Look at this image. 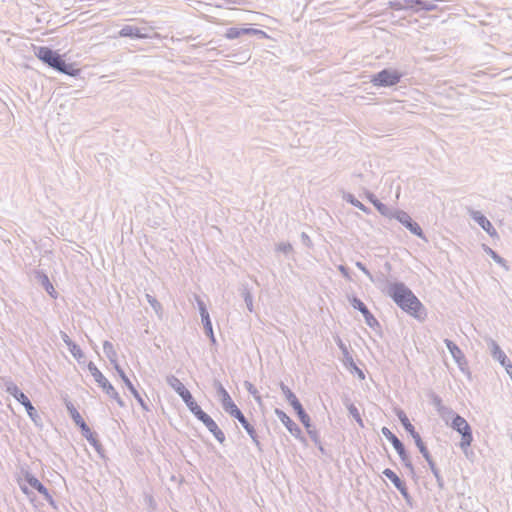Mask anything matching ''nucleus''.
Returning <instances> with one entry per match:
<instances>
[{"label": "nucleus", "mask_w": 512, "mask_h": 512, "mask_svg": "<svg viewBox=\"0 0 512 512\" xmlns=\"http://www.w3.org/2000/svg\"><path fill=\"white\" fill-rule=\"evenodd\" d=\"M388 295L405 312L417 319H424L426 310L413 292L402 283H394L388 288Z\"/></svg>", "instance_id": "1"}, {"label": "nucleus", "mask_w": 512, "mask_h": 512, "mask_svg": "<svg viewBox=\"0 0 512 512\" xmlns=\"http://www.w3.org/2000/svg\"><path fill=\"white\" fill-rule=\"evenodd\" d=\"M36 57L50 67L61 73L76 76L80 73V69L75 64H67L62 57L48 47H38L35 52Z\"/></svg>", "instance_id": "2"}, {"label": "nucleus", "mask_w": 512, "mask_h": 512, "mask_svg": "<svg viewBox=\"0 0 512 512\" xmlns=\"http://www.w3.org/2000/svg\"><path fill=\"white\" fill-rule=\"evenodd\" d=\"M451 426L454 430H456L461 435V441H460L461 449L467 450L473 442L471 426L466 421V419L460 415H456L453 418Z\"/></svg>", "instance_id": "3"}, {"label": "nucleus", "mask_w": 512, "mask_h": 512, "mask_svg": "<svg viewBox=\"0 0 512 512\" xmlns=\"http://www.w3.org/2000/svg\"><path fill=\"white\" fill-rule=\"evenodd\" d=\"M67 409L70 413L71 418L75 422L77 426L81 429V432L83 436L93 445L97 443V439L94 435V433L91 431V429L88 427V425L85 423L84 419L78 412V410L74 407L73 404L68 403Z\"/></svg>", "instance_id": "4"}, {"label": "nucleus", "mask_w": 512, "mask_h": 512, "mask_svg": "<svg viewBox=\"0 0 512 512\" xmlns=\"http://www.w3.org/2000/svg\"><path fill=\"white\" fill-rule=\"evenodd\" d=\"M88 369L93 378L95 379V381L106 392V394L113 397L114 399H117L119 403H121L119 394L117 393L115 388L110 384V382L106 379V377L101 373V371L93 363L88 364Z\"/></svg>", "instance_id": "5"}, {"label": "nucleus", "mask_w": 512, "mask_h": 512, "mask_svg": "<svg viewBox=\"0 0 512 512\" xmlns=\"http://www.w3.org/2000/svg\"><path fill=\"white\" fill-rule=\"evenodd\" d=\"M402 75L396 70H382L376 74L371 82L374 86H392L397 84Z\"/></svg>", "instance_id": "6"}, {"label": "nucleus", "mask_w": 512, "mask_h": 512, "mask_svg": "<svg viewBox=\"0 0 512 512\" xmlns=\"http://www.w3.org/2000/svg\"><path fill=\"white\" fill-rule=\"evenodd\" d=\"M195 417L206 426V428L214 435V437L220 443H223L225 441L224 432L219 428L217 423L207 413L201 410Z\"/></svg>", "instance_id": "7"}, {"label": "nucleus", "mask_w": 512, "mask_h": 512, "mask_svg": "<svg viewBox=\"0 0 512 512\" xmlns=\"http://www.w3.org/2000/svg\"><path fill=\"white\" fill-rule=\"evenodd\" d=\"M247 34H264L262 31L253 28H236L232 27L226 31L227 39H236Z\"/></svg>", "instance_id": "8"}, {"label": "nucleus", "mask_w": 512, "mask_h": 512, "mask_svg": "<svg viewBox=\"0 0 512 512\" xmlns=\"http://www.w3.org/2000/svg\"><path fill=\"white\" fill-rule=\"evenodd\" d=\"M383 474L395 485V487L402 493V495L407 496V488L404 482L398 477V475L391 469L387 468L383 471Z\"/></svg>", "instance_id": "9"}, {"label": "nucleus", "mask_w": 512, "mask_h": 512, "mask_svg": "<svg viewBox=\"0 0 512 512\" xmlns=\"http://www.w3.org/2000/svg\"><path fill=\"white\" fill-rule=\"evenodd\" d=\"M473 218L477 221V223L490 235L497 236V232L491 222L481 213L475 212L473 214Z\"/></svg>", "instance_id": "10"}, {"label": "nucleus", "mask_w": 512, "mask_h": 512, "mask_svg": "<svg viewBox=\"0 0 512 512\" xmlns=\"http://www.w3.org/2000/svg\"><path fill=\"white\" fill-rule=\"evenodd\" d=\"M276 415L291 433H300L297 424L285 412L276 410Z\"/></svg>", "instance_id": "11"}, {"label": "nucleus", "mask_w": 512, "mask_h": 512, "mask_svg": "<svg viewBox=\"0 0 512 512\" xmlns=\"http://www.w3.org/2000/svg\"><path fill=\"white\" fill-rule=\"evenodd\" d=\"M180 397L183 399L194 416H196L202 410L187 389L182 394H180Z\"/></svg>", "instance_id": "12"}, {"label": "nucleus", "mask_w": 512, "mask_h": 512, "mask_svg": "<svg viewBox=\"0 0 512 512\" xmlns=\"http://www.w3.org/2000/svg\"><path fill=\"white\" fill-rule=\"evenodd\" d=\"M234 418H236L242 424V426L247 431V433L250 435V437L253 439V441L258 443L256 431H255L254 427L247 421V419L245 418L243 413L242 412L238 413L236 416H234Z\"/></svg>", "instance_id": "13"}, {"label": "nucleus", "mask_w": 512, "mask_h": 512, "mask_svg": "<svg viewBox=\"0 0 512 512\" xmlns=\"http://www.w3.org/2000/svg\"><path fill=\"white\" fill-rule=\"evenodd\" d=\"M120 35L124 37L144 38L147 36L146 32H142L139 28L133 26H125L121 29Z\"/></svg>", "instance_id": "14"}, {"label": "nucleus", "mask_w": 512, "mask_h": 512, "mask_svg": "<svg viewBox=\"0 0 512 512\" xmlns=\"http://www.w3.org/2000/svg\"><path fill=\"white\" fill-rule=\"evenodd\" d=\"M117 371L119 372V375L123 379L124 383L128 387V389L131 391V393L134 395V397L138 400V402L141 404L142 407L146 408L145 403L141 396L139 395L138 391L135 389L129 378L125 375V373L117 367Z\"/></svg>", "instance_id": "15"}, {"label": "nucleus", "mask_w": 512, "mask_h": 512, "mask_svg": "<svg viewBox=\"0 0 512 512\" xmlns=\"http://www.w3.org/2000/svg\"><path fill=\"white\" fill-rule=\"evenodd\" d=\"M447 348L457 362H461L464 359V355L460 348L450 340H445Z\"/></svg>", "instance_id": "16"}, {"label": "nucleus", "mask_w": 512, "mask_h": 512, "mask_svg": "<svg viewBox=\"0 0 512 512\" xmlns=\"http://www.w3.org/2000/svg\"><path fill=\"white\" fill-rule=\"evenodd\" d=\"M397 416L401 421L402 425L404 426V428L410 433V435L413 434V432H416L414 426L411 424L404 411H397Z\"/></svg>", "instance_id": "17"}, {"label": "nucleus", "mask_w": 512, "mask_h": 512, "mask_svg": "<svg viewBox=\"0 0 512 512\" xmlns=\"http://www.w3.org/2000/svg\"><path fill=\"white\" fill-rule=\"evenodd\" d=\"M405 226L407 228L410 229V231L412 233H414L415 235L419 236V237H422L423 236V232H422V229L421 227L415 223V222H412L411 219L409 217H407L405 220L402 221Z\"/></svg>", "instance_id": "18"}, {"label": "nucleus", "mask_w": 512, "mask_h": 512, "mask_svg": "<svg viewBox=\"0 0 512 512\" xmlns=\"http://www.w3.org/2000/svg\"><path fill=\"white\" fill-rule=\"evenodd\" d=\"M282 391L284 392L287 400L289 401V403L291 404V406L293 408H295L296 406H299L301 404L299 402V400L297 399V397L295 396V394L288 387L283 386Z\"/></svg>", "instance_id": "19"}, {"label": "nucleus", "mask_w": 512, "mask_h": 512, "mask_svg": "<svg viewBox=\"0 0 512 512\" xmlns=\"http://www.w3.org/2000/svg\"><path fill=\"white\" fill-rule=\"evenodd\" d=\"M294 410L297 412V415L302 422V424L306 427H310V417L305 413V411L302 408V405L296 406Z\"/></svg>", "instance_id": "20"}, {"label": "nucleus", "mask_w": 512, "mask_h": 512, "mask_svg": "<svg viewBox=\"0 0 512 512\" xmlns=\"http://www.w3.org/2000/svg\"><path fill=\"white\" fill-rule=\"evenodd\" d=\"M169 384L175 389V391L179 395L182 394L186 390V388L182 384V382L178 378H176V377H171L169 379Z\"/></svg>", "instance_id": "21"}, {"label": "nucleus", "mask_w": 512, "mask_h": 512, "mask_svg": "<svg viewBox=\"0 0 512 512\" xmlns=\"http://www.w3.org/2000/svg\"><path fill=\"white\" fill-rule=\"evenodd\" d=\"M493 356H494L497 360H499V361H500V363H501L502 365H505V361H507V360H508V359H507V357H506V355H505V353H504V352L501 350V348H500L498 345H496V344H494V345H493Z\"/></svg>", "instance_id": "22"}, {"label": "nucleus", "mask_w": 512, "mask_h": 512, "mask_svg": "<svg viewBox=\"0 0 512 512\" xmlns=\"http://www.w3.org/2000/svg\"><path fill=\"white\" fill-rule=\"evenodd\" d=\"M352 306L355 309H358L362 314H366L367 313V307L365 306V304L360 299L353 298Z\"/></svg>", "instance_id": "23"}, {"label": "nucleus", "mask_w": 512, "mask_h": 512, "mask_svg": "<svg viewBox=\"0 0 512 512\" xmlns=\"http://www.w3.org/2000/svg\"><path fill=\"white\" fill-rule=\"evenodd\" d=\"M203 324H204L205 330H206L207 334L210 336L212 342H215V337H214L212 323L210 321V318L204 319Z\"/></svg>", "instance_id": "24"}, {"label": "nucleus", "mask_w": 512, "mask_h": 512, "mask_svg": "<svg viewBox=\"0 0 512 512\" xmlns=\"http://www.w3.org/2000/svg\"><path fill=\"white\" fill-rule=\"evenodd\" d=\"M394 449L397 451L400 457H405V448L399 439H395L394 443H392Z\"/></svg>", "instance_id": "25"}, {"label": "nucleus", "mask_w": 512, "mask_h": 512, "mask_svg": "<svg viewBox=\"0 0 512 512\" xmlns=\"http://www.w3.org/2000/svg\"><path fill=\"white\" fill-rule=\"evenodd\" d=\"M394 449L397 451L400 457H405V448L399 439H395L394 443H392Z\"/></svg>", "instance_id": "26"}, {"label": "nucleus", "mask_w": 512, "mask_h": 512, "mask_svg": "<svg viewBox=\"0 0 512 512\" xmlns=\"http://www.w3.org/2000/svg\"><path fill=\"white\" fill-rule=\"evenodd\" d=\"M224 410L230 414V416L234 417L236 416L238 413H240V409L237 407V405L233 402L231 403L230 405L226 406L224 408Z\"/></svg>", "instance_id": "27"}, {"label": "nucleus", "mask_w": 512, "mask_h": 512, "mask_svg": "<svg viewBox=\"0 0 512 512\" xmlns=\"http://www.w3.org/2000/svg\"><path fill=\"white\" fill-rule=\"evenodd\" d=\"M44 285H45V289L46 291L53 297V298H56L57 297V294H56V291L52 285V283L49 281V279L47 277H45L44 279Z\"/></svg>", "instance_id": "28"}, {"label": "nucleus", "mask_w": 512, "mask_h": 512, "mask_svg": "<svg viewBox=\"0 0 512 512\" xmlns=\"http://www.w3.org/2000/svg\"><path fill=\"white\" fill-rule=\"evenodd\" d=\"M29 417L35 421L36 418H37V412L35 410V408L33 407V405L31 404V402H27L26 405L24 406Z\"/></svg>", "instance_id": "29"}, {"label": "nucleus", "mask_w": 512, "mask_h": 512, "mask_svg": "<svg viewBox=\"0 0 512 512\" xmlns=\"http://www.w3.org/2000/svg\"><path fill=\"white\" fill-rule=\"evenodd\" d=\"M349 411L350 413L353 415V417L355 418V420L359 423L360 426H363V421H362V418L357 410L356 407L354 406H350L349 408Z\"/></svg>", "instance_id": "30"}, {"label": "nucleus", "mask_w": 512, "mask_h": 512, "mask_svg": "<svg viewBox=\"0 0 512 512\" xmlns=\"http://www.w3.org/2000/svg\"><path fill=\"white\" fill-rule=\"evenodd\" d=\"M7 391L12 395L14 396L15 398L18 397L19 394H21V391L19 390V388L15 385V384H10L8 387H7Z\"/></svg>", "instance_id": "31"}, {"label": "nucleus", "mask_w": 512, "mask_h": 512, "mask_svg": "<svg viewBox=\"0 0 512 512\" xmlns=\"http://www.w3.org/2000/svg\"><path fill=\"white\" fill-rule=\"evenodd\" d=\"M7 391L12 395L14 396L15 398L18 397L19 394H21V391L19 390V388L15 385V384H10L8 387H7Z\"/></svg>", "instance_id": "32"}, {"label": "nucleus", "mask_w": 512, "mask_h": 512, "mask_svg": "<svg viewBox=\"0 0 512 512\" xmlns=\"http://www.w3.org/2000/svg\"><path fill=\"white\" fill-rule=\"evenodd\" d=\"M27 482L29 483V485L36 489L42 484L38 479H36L35 477H27Z\"/></svg>", "instance_id": "33"}, {"label": "nucleus", "mask_w": 512, "mask_h": 512, "mask_svg": "<svg viewBox=\"0 0 512 512\" xmlns=\"http://www.w3.org/2000/svg\"><path fill=\"white\" fill-rule=\"evenodd\" d=\"M489 254L497 263L503 266L505 265V261L500 256H498L492 249H489Z\"/></svg>", "instance_id": "34"}, {"label": "nucleus", "mask_w": 512, "mask_h": 512, "mask_svg": "<svg viewBox=\"0 0 512 512\" xmlns=\"http://www.w3.org/2000/svg\"><path fill=\"white\" fill-rule=\"evenodd\" d=\"M16 399L23 405L25 406L27 402H30V400L28 399V397L23 393L21 392V394L18 395V397H16Z\"/></svg>", "instance_id": "35"}, {"label": "nucleus", "mask_w": 512, "mask_h": 512, "mask_svg": "<svg viewBox=\"0 0 512 512\" xmlns=\"http://www.w3.org/2000/svg\"><path fill=\"white\" fill-rule=\"evenodd\" d=\"M411 436L413 437L417 447L420 446L421 444H424L420 435L417 432H413V434H411Z\"/></svg>", "instance_id": "36"}, {"label": "nucleus", "mask_w": 512, "mask_h": 512, "mask_svg": "<svg viewBox=\"0 0 512 512\" xmlns=\"http://www.w3.org/2000/svg\"><path fill=\"white\" fill-rule=\"evenodd\" d=\"M352 366H353V369H354L355 373L358 375V377L361 380H364L365 379V375H364L363 371L361 369H359L355 364H353Z\"/></svg>", "instance_id": "37"}, {"label": "nucleus", "mask_w": 512, "mask_h": 512, "mask_svg": "<svg viewBox=\"0 0 512 512\" xmlns=\"http://www.w3.org/2000/svg\"><path fill=\"white\" fill-rule=\"evenodd\" d=\"M37 491L43 494L46 498H51L48 493V490L42 484L37 488Z\"/></svg>", "instance_id": "38"}, {"label": "nucleus", "mask_w": 512, "mask_h": 512, "mask_svg": "<svg viewBox=\"0 0 512 512\" xmlns=\"http://www.w3.org/2000/svg\"><path fill=\"white\" fill-rule=\"evenodd\" d=\"M363 316L365 317V319L369 325H371V321H375V318L373 317V315L370 313V311L368 309H367V313L363 314Z\"/></svg>", "instance_id": "39"}, {"label": "nucleus", "mask_w": 512, "mask_h": 512, "mask_svg": "<svg viewBox=\"0 0 512 512\" xmlns=\"http://www.w3.org/2000/svg\"><path fill=\"white\" fill-rule=\"evenodd\" d=\"M219 393L221 395V402L223 400H225V398H229L230 397L229 393L223 387H220Z\"/></svg>", "instance_id": "40"}, {"label": "nucleus", "mask_w": 512, "mask_h": 512, "mask_svg": "<svg viewBox=\"0 0 512 512\" xmlns=\"http://www.w3.org/2000/svg\"><path fill=\"white\" fill-rule=\"evenodd\" d=\"M418 448H419L420 452L423 454V456L425 458H428L429 453H428V450H427L425 444H421L420 446H418Z\"/></svg>", "instance_id": "41"}, {"label": "nucleus", "mask_w": 512, "mask_h": 512, "mask_svg": "<svg viewBox=\"0 0 512 512\" xmlns=\"http://www.w3.org/2000/svg\"><path fill=\"white\" fill-rule=\"evenodd\" d=\"M505 368H506V371L511 375L512 377V364L510 363L509 360L505 361Z\"/></svg>", "instance_id": "42"}, {"label": "nucleus", "mask_w": 512, "mask_h": 512, "mask_svg": "<svg viewBox=\"0 0 512 512\" xmlns=\"http://www.w3.org/2000/svg\"><path fill=\"white\" fill-rule=\"evenodd\" d=\"M201 317H202V321L204 319L210 318L207 310L205 309V307H201Z\"/></svg>", "instance_id": "43"}, {"label": "nucleus", "mask_w": 512, "mask_h": 512, "mask_svg": "<svg viewBox=\"0 0 512 512\" xmlns=\"http://www.w3.org/2000/svg\"><path fill=\"white\" fill-rule=\"evenodd\" d=\"M234 401L232 400L231 396L229 398H225V400L222 401V406L225 408L226 406L230 405Z\"/></svg>", "instance_id": "44"}, {"label": "nucleus", "mask_w": 512, "mask_h": 512, "mask_svg": "<svg viewBox=\"0 0 512 512\" xmlns=\"http://www.w3.org/2000/svg\"><path fill=\"white\" fill-rule=\"evenodd\" d=\"M383 434L388 438V436H390V434H393L389 429L387 428H383Z\"/></svg>", "instance_id": "45"}, {"label": "nucleus", "mask_w": 512, "mask_h": 512, "mask_svg": "<svg viewBox=\"0 0 512 512\" xmlns=\"http://www.w3.org/2000/svg\"><path fill=\"white\" fill-rule=\"evenodd\" d=\"M395 439H398L394 434H390V436H388V440L391 442V443H394Z\"/></svg>", "instance_id": "46"}, {"label": "nucleus", "mask_w": 512, "mask_h": 512, "mask_svg": "<svg viewBox=\"0 0 512 512\" xmlns=\"http://www.w3.org/2000/svg\"><path fill=\"white\" fill-rule=\"evenodd\" d=\"M360 208H363V205L361 203L357 204Z\"/></svg>", "instance_id": "47"}]
</instances>
